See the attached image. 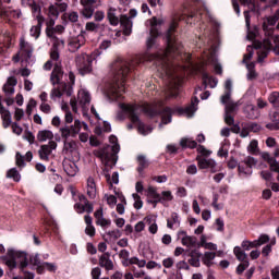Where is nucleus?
<instances>
[{
    "instance_id": "obj_47",
    "label": "nucleus",
    "mask_w": 279,
    "mask_h": 279,
    "mask_svg": "<svg viewBox=\"0 0 279 279\" xmlns=\"http://www.w3.org/2000/svg\"><path fill=\"white\" fill-rule=\"evenodd\" d=\"M233 254L235 255L238 260H240L241 263L247 262V254H245V252L242 251L241 246H235L233 248Z\"/></svg>"
},
{
    "instance_id": "obj_13",
    "label": "nucleus",
    "mask_w": 279,
    "mask_h": 279,
    "mask_svg": "<svg viewBox=\"0 0 279 279\" xmlns=\"http://www.w3.org/2000/svg\"><path fill=\"white\" fill-rule=\"evenodd\" d=\"M119 108L122 110L123 114H128L133 125H136L137 132L143 136H147V134H151L153 128L145 125L138 118V107L134 105H128L125 102H121Z\"/></svg>"
},
{
    "instance_id": "obj_14",
    "label": "nucleus",
    "mask_w": 279,
    "mask_h": 279,
    "mask_svg": "<svg viewBox=\"0 0 279 279\" xmlns=\"http://www.w3.org/2000/svg\"><path fill=\"white\" fill-rule=\"evenodd\" d=\"M99 51L88 53H82L76 57V65L81 75H86L93 71V61L97 59Z\"/></svg>"
},
{
    "instance_id": "obj_54",
    "label": "nucleus",
    "mask_w": 279,
    "mask_h": 279,
    "mask_svg": "<svg viewBox=\"0 0 279 279\" xmlns=\"http://www.w3.org/2000/svg\"><path fill=\"white\" fill-rule=\"evenodd\" d=\"M255 66H256V64L254 62L246 63V69L248 71L247 80H254V77H256V71H254Z\"/></svg>"
},
{
    "instance_id": "obj_21",
    "label": "nucleus",
    "mask_w": 279,
    "mask_h": 279,
    "mask_svg": "<svg viewBox=\"0 0 279 279\" xmlns=\"http://www.w3.org/2000/svg\"><path fill=\"white\" fill-rule=\"evenodd\" d=\"M66 8H69V4L65 2H57L56 4L49 7L48 16L58 19V16H60V12H66Z\"/></svg>"
},
{
    "instance_id": "obj_29",
    "label": "nucleus",
    "mask_w": 279,
    "mask_h": 279,
    "mask_svg": "<svg viewBox=\"0 0 279 279\" xmlns=\"http://www.w3.org/2000/svg\"><path fill=\"white\" fill-rule=\"evenodd\" d=\"M63 170L66 173V175H70V178H75V175H77V165H75L74 161L64 160Z\"/></svg>"
},
{
    "instance_id": "obj_46",
    "label": "nucleus",
    "mask_w": 279,
    "mask_h": 279,
    "mask_svg": "<svg viewBox=\"0 0 279 279\" xmlns=\"http://www.w3.org/2000/svg\"><path fill=\"white\" fill-rule=\"evenodd\" d=\"M180 145L181 147H189L190 149H195V147H197V142H195V140L190 137H183L180 141Z\"/></svg>"
},
{
    "instance_id": "obj_18",
    "label": "nucleus",
    "mask_w": 279,
    "mask_h": 279,
    "mask_svg": "<svg viewBox=\"0 0 279 279\" xmlns=\"http://www.w3.org/2000/svg\"><path fill=\"white\" fill-rule=\"evenodd\" d=\"M74 210H76L78 215H82L83 213H87L88 215H90V213H93V206L90 205V203H88L86 196L81 195L80 203H76L74 205Z\"/></svg>"
},
{
    "instance_id": "obj_44",
    "label": "nucleus",
    "mask_w": 279,
    "mask_h": 279,
    "mask_svg": "<svg viewBox=\"0 0 279 279\" xmlns=\"http://www.w3.org/2000/svg\"><path fill=\"white\" fill-rule=\"evenodd\" d=\"M99 265L100 267H105V269H107V271H110L114 268V264L111 262L110 257H108V255H102L99 258Z\"/></svg>"
},
{
    "instance_id": "obj_19",
    "label": "nucleus",
    "mask_w": 279,
    "mask_h": 279,
    "mask_svg": "<svg viewBox=\"0 0 279 279\" xmlns=\"http://www.w3.org/2000/svg\"><path fill=\"white\" fill-rule=\"evenodd\" d=\"M34 51V47L25 41V38L20 39V56L22 60H29L32 58V53Z\"/></svg>"
},
{
    "instance_id": "obj_50",
    "label": "nucleus",
    "mask_w": 279,
    "mask_h": 279,
    "mask_svg": "<svg viewBox=\"0 0 279 279\" xmlns=\"http://www.w3.org/2000/svg\"><path fill=\"white\" fill-rule=\"evenodd\" d=\"M216 256H217V254L215 252H206L203 256L204 265H206L207 267H210V265H213V260H215Z\"/></svg>"
},
{
    "instance_id": "obj_8",
    "label": "nucleus",
    "mask_w": 279,
    "mask_h": 279,
    "mask_svg": "<svg viewBox=\"0 0 279 279\" xmlns=\"http://www.w3.org/2000/svg\"><path fill=\"white\" fill-rule=\"evenodd\" d=\"M263 27L265 32L264 41H253V48L258 49V62H263L265 57L268 56L269 51H274L276 56H279V35H274V31H271V28L267 31V22L264 23Z\"/></svg>"
},
{
    "instance_id": "obj_52",
    "label": "nucleus",
    "mask_w": 279,
    "mask_h": 279,
    "mask_svg": "<svg viewBox=\"0 0 279 279\" xmlns=\"http://www.w3.org/2000/svg\"><path fill=\"white\" fill-rule=\"evenodd\" d=\"M268 101L274 106V108H279V93L272 92L268 97Z\"/></svg>"
},
{
    "instance_id": "obj_60",
    "label": "nucleus",
    "mask_w": 279,
    "mask_h": 279,
    "mask_svg": "<svg viewBox=\"0 0 279 279\" xmlns=\"http://www.w3.org/2000/svg\"><path fill=\"white\" fill-rule=\"evenodd\" d=\"M246 51H247V53L244 54V58H243L244 63H246L247 60H252V58L254 56V47L247 46Z\"/></svg>"
},
{
    "instance_id": "obj_25",
    "label": "nucleus",
    "mask_w": 279,
    "mask_h": 279,
    "mask_svg": "<svg viewBox=\"0 0 279 279\" xmlns=\"http://www.w3.org/2000/svg\"><path fill=\"white\" fill-rule=\"evenodd\" d=\"M36 19H37V24L32 26L29 34L33 38L38 39L40 37L43 24L45 23V17H43V15L38 14V15H36Z\"/></svg>"
},
{
    "instance_id": "obj_45",
    "label": "nucleus",
    "mask_w": 279,
    "mask_h": 279,
    "mask_svg": "<svg viewBox=\"0 0 279 279\" xmlns=\"http://www.w3.org/2000/svg\"><path fill=\"white\" fill-rule=\"evenodd\" d=\"M144 220L149 225L148 232H150V234H156V232H158V225L156 223V219H154L151 216H147Z\"/></svg>"
},
{
    "instance_id": "obj_42",
    "label": "nucleus",
    "mask_w": 279,
    "mask_h": 279,
    "mask_svg": "<svg viewBox=\"0 0 279 279\" xmlns=\"http://www.w3.org/2000/svg\"><path fill=\"white\" fill-rule=\"evenodd\" d=\"M32 151H27L25 157H23L20 153H16L15 155L16 165L19 167H25V160H27V162H32Z\"/></svg>"
},
{
    "instance_id": "obj_31",
    "label": "nucleus",
    "mask_w": 279,
    "mask_h": 279,
    "mask_svg": "<svg viewBox=\"0 0 279 279\" xmlns=\"http://www.w3.org/2000/svg\"><path fill=\"white\" fill-rule=\"evenodd\" d=\"M2 16H5L7 19H22L23 17V12L21 9H4L1 11Z\"/></svg>"
},
{
    "instance_id": "obj_38",
    "label": "nucleus",
    "mask_w": 279,
    "mask_h": 279,
    "mask_svg": "<svg viewBox=\"0 0 279 279\" xmlns=\"http://www.w3.org/2000/svg\"><path fill=\"white\" fill-rule=\"evenodd\" d=\"M269 118L271 122L266 124L267 130H279V112L275 111L270 113Z\"/></svg>"
},
{
    "instance_id": "obj_7",
    "label": "nucleus",
    "mask_w": 279,
    "mask_h": 279,
    "mask_svg": "<svg viewBox=\"0 0 279 279\" xmlns=\"http://www.w3.org/2000/svg\"><path fill=\"white\" fill-rule=\"evenodd\" d=\"M61 138H63L62 154L65 156H77V142L69 138H75L80 132H82V121L80 119L74 120V124L71 126L64 125L59 129Z\"/></svg>"
},
{
    "instance_id": "obj_56",
    "label": "nucleus",
    "mask_w": 279,
    "mask_h": 279,
    "mask_svg": "<svg viewBox=\"0 0 279 279\" xmlns=\"http://www.w3.org/2000/svg\"><path fill=\"white\" fill-rule=\"evenodd\" d=\"M137 162H138V165H140V167H138V171H140V172L143 171V169H145V168L148 167V165H149V161H147V159H146L145 156H143V155H140V156L137 157Z\"/></svg>"
},
{
    "instance_id": "obj_32",
    "label": "nucleus",
    "mask_w": 279,
    "mask_h": 279,
    "mask_svg": "<svg viewBox=\"0 0 279 279\" xmlns=\"http://www.w3.org/2000/svg\"><path fill=\"white\" fill-rule=\"evenodd\" d=\"M123 267H130V265H137L140 269L145 267L146 262L145 259H140L138 257H128L125 259H122Z\"/></svg>"
},
{
    "instance_id": "obj_37",
    "label": "nucleus",
    "mask_w": 279,
    "mask_h": 279,
    "mask_svg": "<svg viewBox=\"0 0 279 279\" xmlns=\"http://www.w3.org/2000/svg\"><path fill=\"white\" fill-rule=\"evenodd\" d=\"M95 218L97 226H101V228H106V226H110L111 221L104 218V209H98L95 211Z\"/></svg>"
},
{
    "instance_id": "obj_4",
    "label": "nucleus",
    "mask_w": 279,
    "mask_h": 279,
    "mask_svg": "<svg viewBox=\"0 0 279 279\" xmlns=\"http://www.w3.org/2000/svg\"><path fill=\"white\" fill-rule=\"evenodd\" d=\"M52 66L54 68L50 76V82L53 88L50 92V98L56 101V99H60L64 93L68 95V97H71V95H73V84H75V74L72 72L69 73V85L62 81L64 74L62 73V68L60 66V52L58 51V47L51 48L50 60L44 64V70L51 71Z\"/></svg>"
},
{
    "instance_id": "obj_11",
    "label": "nucleus",
    "mask_w": 279,
    "mask_h": 279,
    "mask_svg": "<svg viewBox=\"0 0 279 279\" xmlns=\"http://www.w3.org/2000/svg\"><path fill=\"white\" fill-rule=\"evenodd\" d=\"M129 14L130 16L121 15V12L114 8H109L108 10V20L110 25L117 26L120 23L124 36H130V34H132V19H136L138 12L136 11V9H131Z\"/></svg>"
},
{
    "instance_id": "obj_41",
    "label": "nucleus",
    "mask_w": 279,
    "mask_h": 279,
    "mask_svg": "<svg viewBox=\"0 0 279 279\" xmlns=\"http://www.w3.org/2000/svg\"><path fill=\"white\" fill-rule=\"evenodd\" d=\"M37 141H39V143H47V141H53V132H51L50 130L39 131L37 134Z\"/></svg>"
},
{
    "instance_id": "obj_58",
    "label": "nucleus",
    "mask_w": 279,
    "mask_h": 279,
    "mask_svg": "<svg viewBox=\"0 0 279 279\" xmlns=\"http://www.w3.org/2000/svg\"><path fill=\"white\" fill-rule=\"evenodd\" d=\"M246 128H248V132H260V124L256 122H247Z\"/></svg>"
},
{
    "instance_id": "obj_62",
    "label": "nucleus",
    "mask_w": 279,
    "mask_h": 279,
    "mask_svg": "<svg viewBox=\"0 0 279 279\" xmlns=\"http://www.w3.org/2000/svg\"><path fill=\"white\" fill-rule=\"evenodd\" d=\"M105 198L107 199V204L113 208V206H117V196L114 195H106Z\"/></svg>"
},
{
    "instance_id": "obj_10",
    "label": "nucleus",
    "mask_w": 279,
    "mask_h": 279,
    "mask_svg": "<svg viewBox=\"0 0 279 279\" xmlns=\"http://www.w3.org/2000/svg\"><path fill=\"white\" fill-rule=\"evenodd\" d=\"M90 92L82 88L78 90L77 94V99L72 98L70 100V106L72 108V111L75 112V114H77L78 110H82L83 117H88V112H92V114H94V117H96V119H101L99 118V113L97 112V109H95L94 106H90Z\"/></svg>"
},
{
    "instance_id": "obj_26",
    "label": "nucleus",
    "mask_w": 279,
    "mask_h": 279,
    "mask_svg": "<svg viewBox=\"0 0 279 279\" xmlns=\"http://www.w3.org/2000/svg\"><path fill=\"white\" fill-rule=\"evenodd\" d=\"M86 191L89 199H95L97 197V183L93 177L87 178Z\"/></svg>"
},
{
    "instance_id": "obj_51",
    "label": "nucleus",
    "mask_w": 279,
    "mask_h": 279,
    "mask_svg": "<svg viewBox=\"0 0 279 279\" xmlns=\"http://www.w3.org/2000/svg\"><path fill=\"white\" fill-rule=\"evenodd\" d=\"M7 178H11L14 182H21V173L16 168H12L7 172Z\"/></svg>"
},
{
    "instance_id": "obj_20",
    "label": "nucleus",
    "mask_w": 279,
    "mask_h": 279,
    "mask_svg": "<svg viewBox=\"0 0 279 279\" xmlns=\"http://www.w3.org/2000/svg\"><path fill=\"white\" fill-rule=\"evenodd\" d=\"M53 149H58V143L53 141H50L48 145H41L38 151L40 160H49Z\"/></svg>"
},
{
    "instance_id": "obj_61",
    "label": "nucleus",
    "mask_w": 279,
    "mask_h": 279,
    "mask_svg": "<svg viewBox=\"0 0 279 279\" xmlns=\"http://www.w3.org/2000/svg\"><path fill=\"white\" fill-rule=\"evenodd\" d=\"M241 138H247L250 136V129L246 123L242 124V130L240 131Z\"/></svg>"
},
{
    "instance_id": "obj_5",
    "label": "nucleus",
    "mask_w": 279,
    "mask_h": 279,
    "mask_svg": "<svg viewBox=\"0 0 279 279\" xmlns=\"http://www.w3.org/2000/svg\"><path fill=\"white\" fill-rule=\"evenodd\" d=\"M119 151H121V146L119 145V138L114 135L109 137V145L94 150V156L99 158L104 165L105 178L111 185L119 184V172H113L111 178L110 174L106 172L110 171V169L117 165V154H119Z\"/></svg>"
},
{
    "instance_id": "obj_27",
    "label": "nucleus",
    "mask_w": 279,
    "mask_h": 279,
    "mask_svg": "<svg viewBox=\"0 0 279 279\" xmlns=\"http://www.w3.org/2000/svg\"><path fill=\"white\" fill-rule=\"evenodd\" d=\"M266 23V32H268L269 29H271V32H274V25H276V29L279 31V9L275 12L274 15L267 17L266 21H264V24Z\"/></svg>"
},
{
    "instance_id": "obj_63",
    "label": "nucleus",
    "mask_w": 279,
    "mask_h": 279,
    "mask_svg": "<svg viewBox=\"0 0 279 279\" xmlns=\"http://www.w3.org/2000/svg\"><path fill=\"white\" fill-rule=\"evenodd\" d=\"M247 267H250V262H242V263L238 266V268H236V274H239V275L243 274V271H244Z\"/></svg>"
},
{
    "instance_id": "obj_9",
    "label": "nucleus",
    "mask_w": 279,
    "mask_h": 279,
    "mask_svg": "<svg viewBox=\"0 0 279 279\" xmlns=\"http://www.w3.org/2000/svg\"><path fill=\"white\" fill-rule=\"evenodd\" d=\"M0 258L11 271L19 267V269L24 274L23 279H34V272L25 271V267L29 265V257H27V253L14 248H8L7 255L1 256Z\"/></svg>"
},
{
    "instance_id": "obj_39",
    "label": "nucleus",
    "mask_w": 279,
    "mask_h": 279,
    "mask_svg": "<svg viewBox=\"0 0 279 279\" xmlns=\"http://www.w3.org/2000/svg\"><path fill=\"white\" fill-rule=\"evenodd\" d=\"M29 263L33 267H36L37 272L43 274L44 262H40V255L38 253L29 255Z\"/></svg>"
},
{
    "instance_id": "obj_3",
    "label": "nucleus",
    "mask_w": 279,
    "mask_h": 279,
    "mask_svg": "<svg viewBox=\"0 0 279 279\" xmlns=\"http://www.w3.org/2000/svg\"><path fill=\"white\" fill-rule=\"evenodd\" d=\"M138 62V58L131 62L123 58H118L113 61L110 70L111 80L106 83L102 89L108 101H119V99L123 98V93H125V80H128V75H130Z\"/></svg>"
},
{
    "instance_id": "obj_2",
    "label": "nucleus",
    "mask_w": 279,
    "mask_h": 279,
    "mask_svg": "<svg viewBox=\"0 0 279 279\" xmlns=\"http://www.w3.org/2000/svg\"><path fill=\"white\" fill-rule=\"evenodd\" d=\"M204 16H207L210 23L214 25L215 33L211 37L208 38L207 48L204 51L203 60L199 65L195 69L196 71H202V66L206 64H211L214 70L218 75L223 73L221 64L217 61V43H219V22L213 16V13L206 7V3L198 2L194 11L189 15V19H195L196 21H202Z\"/></svg>"
},
{
    "instance_id": "obj_6",
    "label": "nucleus",
    "mask_w": 279,
    "mask_h": 279,
    "mask_svg": "<svg viewBox=\"0 0 279 279\" xmlns=\"http://www.w3.org/2000/svg\"><path fill=\"white\" fill-rule=\"evenodd\" d=\"M197 104H199V99L197 97H194L192 100L191 106L186 108H174L171 109L169 107H165L162 109H158V107H151L147 105L144 107V111L148 117H156V114H160L161 117V123L159 124V129L162 130L163 125H168V123H171L173 114H179L180 117L184 116L187 117V119H191L197 112Z\"/></svg>"
},
{
    "instance_id": "obj_23",
    "label": "nucleus",
    "mask_w": 279,
    "mask_h": 279,
    "mask_svg": "<svg viewBox=\"0 0 279 279\" xmlns=\"http://www.w3.org/2000/svg\"><path fill=\"white\" fill-rule=\"evenodd\" d=\"M86 44V37H84L83 34L77 35L76 37H72L69 41V51L74 53V51H77L81 47H84Z\"/></svg>"
},
{
    "instance_id": "obj_24",
    "label": "nucleus",
    "mask_w": 279,
    "mask_h": 279,
    "mask_svg": "<svg viewBox=\"0 0 279 279\" xmlns=\"http://www.w3.org/2000/svg\"><path fill=\"white\" fill-rule=\"evenodd\" d=\"M93 3H95V0H81V4L83 5L82 15L85 19H93V14H95Z\"/></svg>"
},
{
    "instance_id": "obj_33",
    "label": "nucleus",
    "mask_w": 279,
    "mask_h": 279,
    "mask_svg": "<svg viewBox=\"0 0 279 279\" xmlns=\"http://www.w3.org/2000/svg\"><path fill=\"white\" fill-rule=\"evenodd\" d=\"M203 84H204V90L209 86V88H217V84H219V81L210 75L208 73H203Z\"/></svg>"
},
{
    "instance_id": "obj_16",
    "label": "nucleus",
    "mask_w": 279,
    "mask_h": 279,
    "mask_svg": "<svg viewBox=\"0 0 279 279\" xmlns=\"http://www.w3.org/2000/svg\"><path fill=\"white\" fill-rule=\"evenodd\" d=\"M162 24V20H158L156 17H153L150 20V36L148 37L146 45L148 47V49H151V47H154V45H156V38H158V26Z\"/></svg>"
},
{
    "instance_id": "obj_22",
    "label": "nucleus",
    "mask_w": 279,
    "mask_h": 279,
    "mask_svg": "<svg viewBox=\"0 0 279 279\" xmlns=\"http://www.w3.org/2000/svg\"><path fill=\"white\" fill-rule=\"evenodd\" d=\"M177 236L185 247H195L197 244V238L186 234V231H179Z\"/></svg>"
},
{
    "instance_id": "obj_12",
    "label": "nucleus",
    "mask_w": 279,
    "mask_h": 279,
    "mask_svg": "<svg viewBox=\"0 0 279 279\" xmlns=\"http://www.w3.org/2000/svg\"><path fill=\"white\" fill-rule=\"evenodd\" d=\"M221 104L225 106V122L227 125H234V118L232 112L236 110V102L232 101V81L227 80L225 83V94L220 98Z\"/></svg>"
},
{
    "instance_id": "obj_57",
    "label": "nucleus",
    "mask_w": 279,
    "mask_h": 279,
    "mask_svg": "<svg viewBox=\"0 0 279 279\" xmlns=\"http://www.w3.org/2000/svg\"><path fill=\"white\" fill-rule=\"evenodd\" d=\"M173 265H175V259H173V257H167L162 259V267H165V269H171Z\"/></svg>"
},
{
    "instance_id": "obj_17",
    "label": "nucleus",
    "mask_w": 279,
    "mask_h": 279,
    "mask_svg": "<svg viewBox=\"0 0 279 279\" xmlns=\"http://www.w3.org/2000/svg\"><path fill=\"white\" fill-rule=\"evenodd\" d=\"M196 160L198 162V169H208L210 173H217V171L220 170L219 165L215 159L197 157Z\"/></svg>"
},
{
    "instance_id": "obj_28",
    "label": "nucleus",
    "mask_w": 279,
    "mask_h": 279,
    "mask_svg": "<svg viewBox=\"0 0 279 279\" xmlns=\"http://www.w3.org/2000/svg\"><path fill=\"white\" fill-rule=\"evenodd\" d=\"M0 114L2 117V125L3 128H8L9 125H12V113L3 105L1 104V96H0Z\"/></svg>"
},
{
    "instance_id": "obj_49",
    "label": "nucleus",
    "mask_w": 279,
    "mask_h": 279,
    "mask_svg": "<svg viewBox=\"0 0 279 279\" xmlns=\"http://www.w3.org/2000/svg\"><path fill=\"white\" fill-rule=\"evenodd\" d=\"M45 269L47 271H50L51 274H56V271L58 270V266L56 265V263L44 262L41 264V274H45Z\"/></svg>"
},
{
    "instance_id": "obj_1",
    "label": "nucleus",
    "mask_w": 279,
    "mask_h": 279,
    "mask_svg": "<svg viewBox=\"0 0 279 279\" xmlns=\"http://www.w3.org/2000/svg\"><path fill=\"white\" fill-rule=\"evenodd\" d=\"M178 22H172L166 33L167 49L153 54L148 60L154 64L166 82L165 95L168 98L178 97L180 95V84H182V71H186V66H179L178 60H191V54L184 53L182 44L175 38V28Z\"/></svg>"
},
{
    "instance_id": "obj_40",
    "label": "nucleus",
    "mask_w": 279,
    "mask_h": 279,
    "mask_svg": "<svg viewBox=\"0 0 279 279\" xmlns=\"http://www.w3.org/2000/svg\"><path fill=\"white\" fill-rule=\"evenodd\" d=\"M21 4L23 8H31L34 14H40V5H38L35 0H21Z\"/></svg>"
},
{
    "instance_id": "obj_34",
    "label": "nucleus",
    "mask_w": 279,
    "mask_h": 279,
    "mask_svg": "<svg viewBox=\"0 0 279 279\" xmlns=\"http://www.w3.org/2000/svg\"><path fill=\"white\" fill-rule=\"evenodd\" d=\"M167 228L170 230H178L180 228V215L172 213L170 218L167 220Z\"/></svg>"
},
{
    "instance_id": "obj_36",
    "label": "nucleus",
    "mask_w": 279,
    "mask_h": 279,
    "mask_svg": "<svg viewBox=\"0 0 279 279\" xmlns=\"http://www.w3.org/2000/svg\"><path fill=\"white\" fill-rule=\"evenodd\" d=\"M244 114H246L247 119H258L260 117V111H258L254 105H246Z\"/></svg>"
},
{
    "instance_id": "obj_59",
    "label": "nucleus",
    "mask_w": 279,
    "mask_h": 279,
    "mask_svg": "<svg viewBox=\"0 0 279 279\" xmlns=\"http://www.w3.org/2000/svg\"><path fill=\"white\" fill-rule=\"evenodd\" d=\"M133 199L134 208H136V210H141L143 208V201H141V196H138V194H133Z\"/></svg>"
},
{
    "instance_id": "obj_15",
    "label": "nucleus",
    "mask_w": 279,
    "mask_h": 279,
    "mask_svg": "<svg viewBox=\"0 0 279 279\" xmlns=\"http://www.w3.org/2000/svg\"><path fill=\"white\" fill-rule=\"evenodd\" d=\"M257 163L258 161L256 160V158L252 156L244 157V159L238 166L240 175H245L246 178L252 175V169H254V167H256Z\"/></svg>"
},
{
    "instance_id": "obj_53",
    "label": "nucleus",
    "mask_w": 279,
    "mask_h": 279,
    "mask_svg": "<svg viewBox=\"0 0 279 279\" xmlns=\"http://www.w3.org/2000/svg\"><path fill=\"white\" fill-rule=\"evenodd\" d=\"M262 3H267V0H259ZM242 5H246L248 10H255L256 8V0H240Z\"/></svg>"
},
{
    "instance_id": "obj_43",
    "label": "nucleus",
    "mask_w": 279,
    "mask_h": 279,
    "mask_svg": "<svg viewBox=\"0 0 279 279\" xmlns=\"http://www.w3.org/2000/svg\"><path fill=\"white\" fill-rule=\"evenodd\" d=\"M85 223H86L85 234H87V236H94L95 226H93V218L89 215L85 216Z\"/></svg>"
},
{
    "instance_id": "obj_55",
    "label": "nucleus",
    "mask_w": 279,
    "mask_h": 279,
    "mask_svg": "<svg viewBox=\"0 0 279 279\" xmlns=\"http://www.w3.org/2000/svg\"><path fill=\"white\" fill-rule=\"evenodd\" d=\"M248 154H258V141L253 140L247 146Z\"/></svg>"
},
{
    "instance_id": "obj_35",
    "label": "nucleus",
    "mask_w": 279,
    "mask_h": 279,
    "mask_svg": "<svg viewBox=\"0 0 279 279\" xmlns=\"http://www.w3.org/2000/svg\"><path fill=\"white\" fill-rule=\"evenodd\" d=\"M244 17H245L246 28L248 31L246 38L248 40H254L255 38H258V29L257 28H255L253 32L250 31V11H244Z\"/></svg>"
},
{
    "instance_id": "obj_64",
    "label": "nucleus",
    "mask_w": 279,
    "mask_h": 279,
    "mask_svg": "<svg viewBox=\"0 0 279 279\" xmlns=\"http://www.w3.org/2000/svg\"><path fill=\"white\" fill-rule=\"evenodd\" d=\"M257 243L260 247V245H265V243H269V235L267 234H262L259 235V238L257 239Z\"/></svg>"
},
{
    "instance_id": "obj_30",
    "label": "nucleus",
    "mask_w": 279,
    "mask_h": 279,
    "mask_svg": "<svg viewBox=\"0 0 279 279\" xmlns=\"http://www.w3.org/2000/svg\"><path fill=\"white\" fill-rule=\"evenodd\" d=\"M16 84H19L16 77L10 76L7 83L3 85V93L8 96L14 95V86H16Z\"/></svg>"
},
{
    "instance_id": "obj_48",
    "label": "nucleus",
    "mask_w": 279,
    "mask_h": 279,
    "mask_svg": "<svg viewBox=\"0 0 279 279\" xmlns=\"http://www.w3.org/2000/svg\"><path fill=\"white\" fill-rule=\"evenodd\" d=\"M155 195H156L157 202H172L173 199V194L171 193V191L161 192V197L158 194H155Z\"/></svg>"
}]
</instances>
